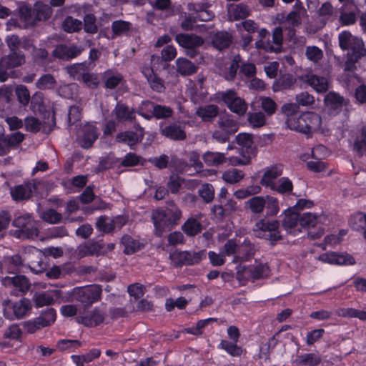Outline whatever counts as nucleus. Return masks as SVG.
Instances as JSON below:
<instances>
[{"label": "nucleus", "mask_w": 366, "mask_h": 366, "mask_svg": "<svg viewBox=\"0 0 366 366\" xmlns=\"http://www.w3.org/2000/svg\"><path fill=\"white\" fill-rule=\"evenodd\" d=\"M102 290L98 285H92L83 287L75 288L73 291L74 299L83 304L84 306H90L94 302L100 300Z\"/></svg>", "instance_id": "nucleus-6"}, {"label": "nucleus", "mask_w": 366, "mask_h": 366, "mask_svg": "<svg viewBox=\"0 0 366 366\" xmlns=\"http://www.w3.org/2000/svg\"><path fill=\"white\" fill-rule=\"evenodd\" d=\"M16 39L5 40L9 49L7 55L0 59V81L5 82L9 77H14L13 69L20 66L25 62V55L22 51L16 49Z\"/></svg>", "instance_id": "nucleus-2"}, {"label": "nucleus", "mask_w": 366, "mask_h": 366, "mask_svg": "<svg viewBox=\"0 0 366 366\" xmlns=\"http://www.w3.org/2000/svg\"><path fill=\"white\" fill-rule=\"evenodd\" d=\"M322 361L321 357L315 353H307L297 357L296 362L301 365L316 366Z\"/></svg>", "instance_id": "nucleus-51"}, {"label": "nucleus", "mask_w": 366, "mask_h": 366, "mask_svg": "<svg viewBox=\"0 0 366 366\" xmlns=\"http://www.w3.org/2000/svg\"><path fill=\"white\" fill-rule=\"evenodd\" d=\"M26 269H29L36 274L41 273L46 269L45 257L41 251L34 247H29L25 250Z\"/></svg>", "instance_id": "nucleus-9"}, {"label": "nucleus", "mask_w": 366, "mask_h": 366, "mask_svg": "<svg viewBox=\"0 0 366 366\" xmlns=\"http://www.w3.org/2000/svg\"><path fill=\"white\" fill-rule=\"evenodd\" d=\"M112 114L118 122H133L136 119V110L120 102L116 104Z\"/></svg>", "instance_id": "nucleus-15"}, {"label": "nucleus", "mask_w": 366, "mask_h": 366, "mask_svg": "<svg viewBox=\"0 0 366 366\" xmlns=\"http://www.w3.org/2000/svg\"><path fill=\"white\" fill-rule=\"evenodd\" d=\"M83 49L76 44H59L52 51V55L55 58L61 60L69 61L81 54Z\"/></svg>", "instance_id": "nucleus-11"}, {"label": "nucleus", "mask_w": 366, "mask_h": 366, "mask_svg": "<svg viewBox=\"0 0 366 366\" xmlns=\"http://www.w3.org/2000/svg\"><path fill=\"white\" fill-rule=\"evenodd\" d=\"M162 134L164 137L174 141H182L187 138L184 128L177 123L171 124L162 128Z\"/></svg>", "instance_id": "nucleus-22"}, {"label": "nucleus", "mask_w": 366, "mask_h": 366, "mask_svg": "<svg viewBox=\"0 0 366 366\" xmlns=\"http://www.w3.org/2000/svg\"><path fill=\"white\" fill-rule=\"evenodd\" d=\"M305 117L308 119L305 124L307 130H310V134L320 127L322 119L317 114L310 112H305Z\"/></svg>", "instance_id": "nucleus-46"}, {"label": "nucleus", "mask_w": 366, "mask_h": 366, "mask_svg": "<svg viewBox=\"0 0 366 366\" xmlns=\"http://www.w3.org/2000/svg\"><path fill=\"white\" fill-rule=\"evenodd\" d=\"M6 287H14L22 293H26L31 287L27 277L24 275H15L14 277H5L1 280Z\"/></svg>", "instance_id": "nucleus-18"}, {"label": "nucleus", "mask_w": 366, "mask_h": 366, "mask_svg": "<svg viewBox=\"0 0 366 366\" xmlns=\"http://www.w3.org/2000/svg\"><path fill=\"white\" fill-rule=\"evenodd\" d=\"M338 41L342 50L348 51L347 54H366L362 40L352 35L350 31H344L340 33Z\"/></svg>", "instance_id": "nucleus-7"}, {"label": "nucleus", "mask_w": 366, "mask_h": 366, "mask_svg": "<svg viewBox=\"0 0 366 366\" xmlns=\"http://www.w3.org/2000/svg\"><path fill=\"white\" fill-rule=\"evenodd\" d=\"M218 95L232 112L239 117L244 116L246 114L247 104L234 90L228 89L225 92H219Z\"/></svg>", "instance_id": "nucleus-4"}, {"label": "nucleus", "mask_w": 366, "mask_h": 366, "mask_svg": "<svg viewBox=\"0 0 366 366\" xmlns=\"http://www.w3.org/2000/svg\"><path fill=\"white\" fill-rule=\"evenodd\" d=\"M52 15V9L50 6L38 2L34 6L35 23L39 21H46Z\"/></svg>", "instance_id": "nucleus-36"}, {"label": "nucleus", "mask_w": 366, "mask_h": 366, "mask_svg": "<svg viewBox=\"0 0 366 366\" xmlns=\"http://www.w3.org/2000/svg\"><path fill=\"white\" fill-rule=\"evenodd\" d=\"M40 217L44 221L49 224H58L60 223L63 217L61 214L57 212L54 209H49L44 212H43L40 216Z\"/></svg>", "instance_id": "nucleus-59"}, {"label": "nucleus", "mask_w": 366, "mask_h": 366, "mask_svg": "<svg viewBox=\"0 0 366 366\" xmlns=\"http://www.w3.org/2000/svg\"><path fill=\"white\" fill-rule=\"evenodd\" d=\"M116 141L132 147L142 140L137 137V134L132 131H125L119 133L116 137Z\"/></svg>", "instance_id": "nucleus-44"}, {"label": "nucleus", "mask_w": 366, "mask_h": 366, "mask_svg": "<svg viewBox=\"0 0 366 366\" xmlns=\"http://www.w3.org/2000/svg\"><path fill=\"white\" fill-rule=\"evenodd\" d=\"M155 106L156 104L151 101H143L138 107L136 112L144 119L149 120L152 118V113H154Z\"/></svg>", "instance_id": "nucleus-50"}, {"label": "nucleus", "mask_w": 366, "mask_h": 366, "mask_svg": "<svg viewBox=\"0 0 366 366\" xmlns=\"http://www.w3.org/2000/svg\"><path fill=\"white\" fill-rule=\"evenodd\" d=\"M144 74L152 90L159 93L164 91L165 86L164 85V81L160 77L157 76L152 69H147L144 71Z\"/></svg>", "instance_id": "nucleus-34"}, {"label": "nucleus", "mask_w": 366, "mask_h": 366, "mask_svg": "<svg viewBox=\"0 0 366 366\" xmlns=\"http://www.w3.org/2000/svg\"><path fill=\"white\" fill-rule=\"evenodd\" d=\"M121 242L124 247V252L126 254H133L139 249V243L128 234L122 237Z\"/></svg>", "instance_id": "nucleus-52"}, {"label": "nucleus", "mask_w": 366, "mask_h": 366, "mask_svg": "<svg viewBox=\"0 0 366 366\" xmlns=\"http://www.w3.org/2000/svg\"><path fill=\"white\" fill-rule=\"evenodd\" d=\"M232 41V36L227 31H217L212 36V45L219 51L228 48Z\"/></svg>", "instance_id": "nucleus-26"}, {"label": "nucleus", "mask_w": 366, "mask_h": 366, "mask_svg": "<svg viewBox=\"0 0 366 366\" xmlns=\"http://www.w3.org/2000/svg\"><path fill=\"white\" fill-rule=\"evenodd\" d=\"M296 83V78L292 74L281 75L273 84L274 92L291 89Z\"/></svg>", "instance_id": "nucleus-33"}, {"label": "nucleus", "mask_w": 366, "mask_h": 366, "mask_svg": "<svg viewBox=\"0 0 366 366\" xmlns=\"http://www.w3.org/2000/svg\"><path fill=\"white\" fill-rule=\"evenodd\" d=\"M98 138L97 129L92 124H86L81 129V134L79 137L81 147L88 149Z\"/></svg>", "instance_id": "nucleus-19"}, {"label": "nucleus", "mask_w": 366, "mask_h": 366, "mask_svg": "<svg viewBox=\"0 0 366 366\" xmlns=\"http://www.w3.org/2000/svg\"><path fill=\"white\" fill-rule=\"evenodd\" d=\"M149 162L153 164L159 169H163L170 164L172 167L182 164L184 162L179 159L176 155H171L169 157L167 154H162L159 157H154L149 159Z\"/></svg>", "instance_id": "nucleus-20"}, {"label": "nucleus", "mask_w": 366, "mask_h": 366, "mask_svg": "<svg viewBox=\"0 0 366 366\" xmlns=\"http://www.w3.org/2000/svg\"><path fill=\"white\" fill-rule=\"evenodd\" d=\"M4 316L11 320L21 319L25 317L31 309V303L29 299L22 298L18 302L5 300L3 302Z\"/></svg>", "instance_id": "nucleus-5"}, {"label": "nucleus", "mask_w": 366, "mask_h": 366, "mask_svg": "<svg viewBox=\"0 0 366 366\" xmlns=\"http://www.w3.org/2000/svg\"><path fill=\"white\" fill-rule=\"evenodd\" d=\"M350 224L355 230L364 229L366 227V214L362 212L353 214L350 219Z\"/></svg>", "instance_id": "nucleus-62"}, {"label": "nucleus", "mask_w": 366, "mask_h": 366, "mask_svg": "<svg viewBox=\"0 0 366 366\" xmlns=\"http://www.w3.org/2000/svg\"><path fill=\"white\" fill-rule=\"evenodd\" d=\"M175 40L185 49L199 47L204 44V39L195 34H179L176 35Z\"/></svg>", "instance_id": "nucleus-21"}, {"label": "nucleus", "mask_w": 366, "mask_h": 366, "mask_svg": "<svg viewBox=\"0 0 366 366\" xmlns=\"http://www.w3.org/2000/svg\"><path fill=\"white\" fill-rule=\"evenodd\" d=\"M305 56L309 61L317 63L323 58V51L316 46H307L305 48Z\"/></svg>", "instance_id": "nucleus-61"}, {"label": "nucleus", "mask_w": 366, "mask_h": 366, "mask_svg": "<svg viewBox=\"0 0 366 366\" xmlns=\"http://www.w3.org/2000/svg\"><path fill=\"white\" fill-rule=\"evenodd\" d=\"M366 54H347L344 64V70L345 71H355L357 69L356 64Z\"/></svg>", "instance_id": "nucleus-57"}, {"label": "nucleus", "mask_w": 366, "mask_h": 366, "mask_svg": "<svg viewBox=\"0 0 366 366\" xmlns=\"http://www.w3.org/2000/svg\"><path fill=\"white\" fill-rule=\"evenodd\" d=\"M25 252L23 254H16L5 257V264L9 273L24 272L26 269Z\"/></svg>", "instance_id": "nucleus-14"}, {"label": "nucleus", "mask_w": 366, "mask_h": 366, "mask_svg": "<svg viewBox=\"0 0 366 366\" xmlns=\"http://www.w3.org/2000/svg\"><path fill=\"white\" fill-rule=\"evenodd\" d=\"M344 98L335 92H329L325 97V102L332 109L340 108L344 104Z\"/></svg>", "instance_id": "nucleus-53"}, {"label": "nucleus", "mask_w": 366, "mask_h": 366, "mask_svg": "<svg viewBox=\"0 0 366 366\" xmlns=\"http://www.w3.org/2000/svg\"><path fill=\"white\" fill-rule=\"evenodd\" d=\"M283 41L282 29L280 26L274 28L272 32V43L269 47L270 52L274 51L278 53L281 51L282 44Z\"/></svg>", "instance_id": "nucleus-56"}, {"label": "nucleus", "mask_w": 366, "mask_h": 366, "mask_svg": "<svg viewBox=\"0 0 366 366\" xmlns=\"http://www.w3.org/2000/svg\"><path fill=\"white\" fill-rule=\"evenodd\" d=\"M234 142L242 147L244 152L249 157H254L257 147L254 142V136L249 133H239L235 137Z\"/></svg>", "instance_id": "nucleus-16"}, {"label": "nucleus", "mask_w": 366, "mask_h": 366, "mask_svg": "<svg viewBox=\"0 0 366 366\" xmlns=\"http://www.w3.org/2000/svg\"><path fill=\"white\" fill-rule=\"evenodd\" d=\"M270 189L282 195H289L292 194L293 184L288 177H284L280 178Z\"/></svg>", "instance_id": "nucleus-35"}, {"label": "nucleus", "mask_w": 366, "mask_h": 366, "mask_svg": "<svg viewBox=\"0 0 366 366\" xmlns=\"http://www.w3.org/2000/svg\"><path fill=\"white\" fill-rule=\"evenodd\" d=\"M244 174L237 169H232L225 171L222 174V179L227 183L234 184L244 178Z\"/></svg>", "instance_id": "nucleus-55"}, {"label": "nucleus", "mask_w": 366, "mask_h": 366, "mask_svg": "<svg viewBox=\"0 0 366 366\" xmlns=\"http://www.w3.org/2000/svg\"><path fill=\"white\" fill-rule=\"evenodd\" d=\"M12 225L16 228L13 235L18 239H34L39 234L38 222L31 214L26 213L16 217Z\"/></svg>", "instance_id": "nucleus-3"}, {"label": "nucleus", "mask_w": 366, "mask_h": 366, "mask_svg": "<svg viewBox=\"0 0 366 366\" xmlns=\"http://www.w3.org/2000/svg\"><path fill=\"white\" fill-rule=\"evenodd\" d=\"M285 216L282 221V227L288 232L291 233L292 229H295L298 224H300V214L296 212H292L288 209L285 212Z\"/></svg>", "instance_id": "nucleus-37"}, {"label": "nucleus", "mask_w": 366, "mask_h": 366, "mask_svg": "<svg viewBox=\"0 0 366 366\" xmlns=\"http://www.w3.org/2000/svg\"><path fill=\"white\" fill-rule=\"evenodd\" d=\"M319 259L323 262L352 265L355 263L354 257L347 253H337L335 252H327L321 254Z\"/></svg>", "instance_id": "nucleus-12"}, {"label": "nucleus", "mask_w": 366, "mask_h": 366, "mask_svg": "<svg viewBox=\"0 0 366 366\" xmlns=\"http://www.w3.org/2000/svg\"><path fill=\"white\" fill-rule=\"evenodd\" d=\"M248 272L253 280H258L266 277L269 273V267L267 264L255 263L249 266Z\"/></svg>", "instance_id": "nucleus-43"}, {"label": "nucleus", "mask_w": 366, "mask_h": 366, "mask_svg": "<svg viewBox=\"0 0 366 366\" xmlns=\"http://www.w3.org/2000/svg\"><path fill=\"white\" fill-rule=\"evenodd\" d=\"M182 230L189 237H194L202 230V224L194 218L188 219L182 226Z\"/></svg>", "instance_id": "nucleus-39"}, {"label": "nucleus", "mask_w": 366, "mask_h": 366, "mask_svg": "<svg viewBox=\"0 0 366 366\" xmlns=\"http://www.w3.org/2000/svg\"><path fill=\"white\" fill-rule=\"evenodd\" d=\"M305 81L319 93L325 92L328 89V81L325 77L309 74L305 76Z\"/></svg>", "instance_id": "nucleus-29"}, {"label": "nucleus", "mask_w": 366, "mask_h": 366, "mask_svg": "<svg viewBox=\"0 0 366 366\" xmlns=\"http://www.w3.org/2000/svg\"><path fill=\"white\" fill-rule=\"evenodd\" d=\"M36 189L34 184L27 182L11 187L10 193L14 201L21 202L30 199Z\"/></svg>", "instance_id": "nucleus-13"}, {"label": "nucleus", "mask_w": 366, "mask_h": 366, "mask_svg": "<svg viewBox=\"0 0 366 366\" xmlns=\"http://www.w3.org/2000/svg\"><path fill=\"white\" fill-rule=\"evenodd\" d=\"M131 26L128 21L117 20L112 22V30L116 36L128 35Z\"/></svg>", "instance_id": "nucleus-54"}, {"label": "nucleus", "mask_w": 366, "mask_h": 366, "mask_svg": "<svg viewBox=\"0 0 366 366\" xmlns=\"http://www.w3.org/2000/svg\"><path fill=\"white\" fill-rule=\"evenodd\" d=\"M283 169L281 164H275L264 169L260 179L262 186L271 189L276 183L274 180L282 174Z\"/></svg>", "instance_id": "nucleus-17"}, {"label": "nucleus", "mask_w": 366, "mask_h": 366, "mask_svg": "<svg viewBox=\"0 0 366 366\" xmlns=\"http://www.w3.org/2000/svg\"><path fill=\"white\" fill-rule=\"evenodd\" d=\"M217 124L224 132L229 134H233L239 129V123L235 120L233 116L228 113H224L219 117Z\"/></svg>", "instance_id": "nucleus-24"}, {"label": "nucleus", "mask_w": 366, "mask_h": 366, "mask_svg": "<svg viewBox=\"0 0 366 366\" xmlns=\"http://www.w3.org/2000/svg\"><path fill=\"white\" fill-rule=\"evenodd\" d=\"M181 216V210L173 202H169L164 209L153 210L151 219L154 227V235L160 237L165 232L172 229L178 224Z\"/></svg>", "instance_id": "nucleus-1"}, {"label": "nucleus", "mask_w": 366, "mask_h": 366, "mask_svg": "<svg viewBox=\"0 0 366 366\" xmlns=\"http://www.w3.org/2000/svg\"><path fill=\"white\" fill-rule=\"evenodd\" d=\"M202 160L208 167H219L225 163L227 158L224 152L207 151L202 155Z\"/></svg>", "instance_id": "nucleus-28"}, {"label": "nucleus", "mask_w": 366, "mask_h": 366, "mask_svg": "<svg viewBox=\"0 0 366 366\" xmlns=\"http://www.w3.org/2000/svg\"><path fill=\"white\" fill-rule=\"evenodd\" d=\"M250 13L249 7L244 4H230L228 14L232 20H239L247 18Z\"/></svg>", "instance_id": "nucleus-30"}, {"label": "nucleus", "mask_w": 366, "mask_h": 366, "mask_svg": "<svg viewBox=\"0 0 366 366\" xmlns=\"http://www.w3.org/2000/svg\"><path fill=\"white\" fill-rule=\"evenodd\" d=\"M308 119L305 117V112L301 114L290 116L287 118L286 124L288 128L292 130L299 132L305 134H310V130H307L305 124Z\"/></svg>", "instance_id": "nucleus-23"}, {"label": "nucleus", "mask_w": 366, "mask_h": 366, "mask_svg": "<svg viewBox=\"0 0 366 366\" xmlns=\"http://www.w3.org/2000/svg\"><path fill=\"white\" fill-rule=\"evenodd\" d=\"M177 71L182 76H189L197 72V66L186 58H178L176 60Z\"/></svg>", "instance_id": "nucleus-32"}, {"label": "nucleus", "mask_w": 366, "mask_h": 366, "mask_svg": "<svg viewBox=\"0 0 366 366\" xmlns=\"http://www.w3.org/2000/svg\"><path fill=\"white\" fill-rule=\"evenodd\" d=\"M97 19L93 14H86L84 16V30L86 33L94 34L98 31Z\"/></svg>", "instance_id": "nucleus-58"}, {"label": "nucleus", "mask_w": 366, "mask_h": 366, "mask_svg": "<svg viewBox=\"0 0 366 366\" xmlns=\"http://www.w3.org/2000/svg\"><path fill=\"white\" fill-rule=\"evenodd\" d=\"M112 219L107 216H101L96 222V227L104 233H111L114 231Z\"/></svg>", "instance_id": "nucleus-63"}, {"label": "nucleus", "mask_w": 366, "mask_h": 366, "mask_svg": "<svg viewBox=\"0 0 366 366\" xmlns=\"http://www.w3.org/2000/svg\"><path fill=\"white\" fill-rule=\"evenodd\" d=\"M15 94L17 101L22 107L29 105L31 101V95L28 88L23 84L17 85L15 88Z\"/></svg>", "instance_id": "nucleus-48"}, {"label": "nucleus", "mask_w": 366, "mask_h": 366, "mask_svg": "<svg viewBox=\"0 0 366 366\" xmlns=\"http://www.w3.org/2000/svg\"><path fill=\"white\" fill-rule=\"evenodd\" d=\"M242 62V58L240 55H235L232 59L230 64L228 67H226L223 71V76L227 81H233L237 73L238 69H239V64Z\"/></svg>", "instance_id": "nucleus-40"}, {"label": "nucleus", "mask_w": 366, "mask_h": 366, "mask_svg": "<svg viewBox=\"0 0 366 366\" xmlns=\"http://www.w3.org/2000/svg\"><path fill=\"white\" fill-rule=\"evenodd\" d=\"M321 217L310 212L300 214V225L303 228L313 229L321 222Z\"/></svg>", "instance_id": "nucleus-41"}, {"label": "nucleus", "mask_w": 366, "mask_h": 366, "mask_svg": "<svg viewBox=\"0 0 366 366\" xmlns=\"http://www.w3.org/2000/svg\"><path fill=\"white\" fill-rule=\"evenodd\" d=\"M219 108L215 104H206L199 107L196 115L204 122H212L219 114Z\"/></svg>", "instance_id": "nucleus-25"}, {"label": "nucleus", "mask_w": 366, "mask_h": 366, "mask_svg": "<svg viewBox=\"0 0 366 366\" xmlns=\"http://www.w3.org/2000/svg\"><path fill=\"white\" fill-rule=\"evenodd\" d=\"M266 216H275L280 211L279 202L276 197L267 195L265 196Z\"/></svg>", "instance_id": "nucleus-60"}, {"label": "nucleus", "mask_w": 366, "mask_h": 366, "mask_svg": "<svg viewBox=\"0 0 366 366\" xmlns=\"http://www.w3.org/2000/svg\"><path fill=\"white\" fill-rule=\"evenodd\" d=\"M265 197L255 196L245 202V205L254 214H260L264 211L266 205Z\"/></svg>", "instance_id": "nucleus-42"}, {"label": "nucleus", "mask_w": 366, "mask_h": 366, "mask_svg": "<svg viewBox=\"0 0 366 366\" xmlns=\"http://www.w3.org/2000/svg\"><path fill=\"white\" fill-rule=\"evenodd\" d=\"M106 312L99 307H95L86 315H79L76 317L78 323L82 324L86 327H96L102 323L105 319Z\"/></svg>", "instance_id": "nucleus-10"}, {"label": "nucleus", "mask_w": 366, "mask_h": 366, "mask_svg": "<svg viewBox=\"0 0 366 366\" xmlns=\"http://www.w3.org/2000/svg\"><path fill=\"white\" fill-rule=\"evenodd\" d=\"M257 247L251 242L250 240L246 239L239 244L238 255L237 256V262L247 261L253 257L257 252Z\"/></svg>", "instance_id": "nucleus-27"}, {"label": "nucleus", "mask_w": 366, "mask_h": 366, "mask_svg": "<svg viewBox=\"0 0 366 366\" xmlns=\"http://www.w3.org/2000/svg\"><path fill=\"white\" fill-rule=\"evenodd\" d=\"M353 149L362 157L366 152V125L362 126L358 132L353 146Z\"/></svg>", "instance_id": "nucleus-38"}, {"label": "nucleus", "mask_w": 366, "mask_h": 366, "mask_svg": "<svg viewBox=\"0 0 366 366\" xmlns=\"http://www.w3.org/2000/svg\"><path fill=\"white\" fill-rule=\"evenodd\" d=\"M102 79L104 83V86L109 89L117 88L124 80L121 74L112 70H107L104 72Z\"/></svg>", "instance_id": "nucleus-31"}, {"label": "nucleus", "mask_w": 366, "mask_h": 366, "mask_svg": "<svg viewBox=\"0 0 366 366\" xmlns=\"http://www.w3.org/2000/svg\"><path fill=\"white\" fill-rule=\"evenodd\" d=\"M56 84L55 78L50 74L42 75L35 83L36 87L40 90L52 89Z\"/></svg>", "instance_id": "nucleus-47"}, {"label": "nucleus", "mask_w": 366, "mask_h": 366, "mask_svg": "<svg viewBox=\"0 0 366 366\" xmlns=\"http://www.w3.org/2000/svg\"><path fill=\"white\" fill-rule=\"evenodd\" d=\"M61 27L66 33L78 32L82 29V22L77 19L68 16L63 21Z\"/></svg>", "instance_id": "nucleus-45"}, {"label": "nucleus", "mask_w": 366, "mask_h": 366, "mask_svg": "<svg viewBox=\"0 0 366 366\" xmlns=\"http://www.w3.org/2000/svg\"><path fill=\"white\" fill-rule=\"evenodd\" d=\"M280 224L277 221H267L261 219L255 224L256 229H254L255 235L259 237H264L271 241L272 244L282 239L278 231Z\"/></svg>", "instance_id": "nucleus-8"}, {"label": "nucleus", "mask_w": 366, "mask_h": 366, "mask_svg": "<svg viewBox=\"0 0 366 366\" xmlns=\"http://www.w3.org/2000/svg\"><path fill=\"white\" fill-rule=\"evenodd\" d=\"M355 10L357 9L340 8V21L343 25H352L356 21Z\"/></svg>", "instance_id": "nucleus-49"}, {"label": "nucleus", "mask_w": 366, "mask_h": 366, "mask_svg": "<svg viewBox=\"0 0 366 366\" xmlns=\"http://www.w3.org/2000/svg\"><path fill=\"white\" fill-rule=\"evenodd\" d=\"M198 194L205 203H210L214 197V189L211 184H204L198 189Z\"/></svg>", "instance_id": "nucleus-64"}]
</instances>
